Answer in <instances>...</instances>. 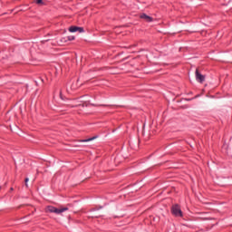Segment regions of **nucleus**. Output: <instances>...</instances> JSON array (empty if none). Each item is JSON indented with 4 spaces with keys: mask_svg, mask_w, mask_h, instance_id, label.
I'll list each match as a JSON object with an SVG mask.
<instances>
[{
    "mask_svg": "<svg viewBox=\"0 0 232 232\" xmlns=\"http://www.w3.org/2000/svg\"><path fill=\"white\" fill-rule=\"evenodd\" d=\"M95 139H97V137H92L87 140H82L81 142H90L92 140H95Z\"/></svg>",
    "mask_w": 232,
    "mask_h": 232,
    "instance_id": "6",
    "label": "nucleus"
},
{
    "mask_svg": "<svg viewBox=\"0 0 232 232\" xmlns=\"http://www.w3.org/2000/svg\"><path fill=\"white\" fill-rule=\"evenodd\" d=\"M46 213H55L56 215H61V213H64V211H68V208H57L53 206H48L45 208Z\"/></svg>",
    "mask_w": 232,
    "mask_h": 232,
    "instance_id": "1",
    "label": "nucleus"
},
{
    "mask_svg": "<svg viewBox=\"0 0 232 232\" xmlns=\"http://www.w3.org/2000/svg\"><path fill=\"white\" fill-rule=\"evenodd\" d=\"M36 5H43V0H35Z\"/></svg>",
    "mask_w": 232,
    "mask_h": 232,
    "instance_id": "7",
    "label": "nucleus"
},
{
    "mask_svg": "<svg viewBox=\"0 0 232 232\" xmlns=\"http://www.w3.org/2000/svg\"><path fill=\"white\" fill-rule=\"evenodd\" d=\"M28 180H29L28 178H26L24 180L26 188H28Z\"/></svg>",
    "mask_w": 232,
    "mask_h": 232,
    "instance_id": "8",
    "label": "nucleus"
},
{
    "mask_svg": "<svg viewBox=\"0 0 232 232\" xmlns=\"http://www.w3.org/2000/svg\"><path fill=\"white\" fill-rule=\"evenodd\" d=\"M171 213L174 217H182V209L179 204L173 205L171 208Z\"/></svg>",
    "mask_w": 232,
    "mask_h": 232,
    "instance_id": "2",
    "label": "nucleus"
},
{
    "mask_svg": "<svg viewBox=\"0 0 232 232\" xmlns=\"http://www.w3.org/2000/svg\"><path fill=\"white\" fill-rule=\"evenodd\" d=\"M69 32L71 33L79 32L80 34H82V32H84V28L78 27V26H71L69 28Z\"/></svg>",
    "mask_w": 232,
    "mask_h": 232,
    "instance_id": "5",
    "label": "nucleus"
},
{
    "mask_svg": "<svg viewBox=\"0 0 232 232\" xmlns=\"http://www.w3.org/2000/svg\"><path fill=\"white\" fill-rule=\"evenodd\" d=\"M73 40H75V37H74V36H71V37L69 38V41H73Z\"/></svg>",
    "mask_w": 232,
    "mask_h": 232,
    "instance_id": "9",
    "label": "nucleus"
},
{
    "mask_svg": "<svg viewBox=\"0 0 232 232\" xmlns=\"http://www.w3.org/2000/svg\"><path fill=\"white\" fill-rule=\"evenodd\" d=\"M140 18L143 19L144 21H146V23L153 22V17H151V16H150V15H148V14H146L144 13L140 15Z\"/></svg>",
    "mask_w": 232,
    "mask_h": 232,
    "instance_id": "4",
    "label": "nucleus"
},
{
    "mask_svg": "<svg viewBox=\"0 0 232 232\" xmlns=\"http://www.w3.org/2000/svg\"><path fill=\"white\" fill-rule=\"evenodd\" d=\"M196 80L198 81V82H204V81H206V76L202 75V73H200V72H198V69L196 70Z\"/></svg>",
    "mask_w": 232,
    "mask_h": 232,
    "instance_id": "3",
    "label": "nucleus"
}]
</instances>
